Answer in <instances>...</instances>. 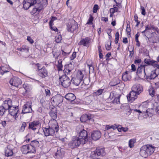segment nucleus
Here are the masks:
<instances>
[{
  "mask_svg": "<svg viewBox=\"0 0 159 159\" xmlns=\"http://www.w3.org/2000/svg\"><path fill=\"white\" fill-rule=\"evenodd\" d=\"M154 148V146L151 144L143 145L140 149V155L143 157L147 158L153 153L155 150Z\"/></svg>",
  "mask_w": 159,
  "mask_h": 159,
  "instance_id": "1",
  "label": "nucleus"
},
{
  "mask_svg": "<svg viewBox=\"0 0 159 159\" xmlns=\"http://www.w3.org/2000/svg\"><path fill=\"white\" fill-rule=\"evenodd\" d=\"M34 7L30 12V13L33 15H36L39 13L44 8V7L48 4L47 0H37L36 3Z\"/></svg>",
  "mask_w": 159,
  "mask_h": 159,
  "instance_id": "2",
  "label": "nucleus"
},
{
  "mask_svg": "<svg viewBox=\"0 0 159 159\" xmlns=\"http://www.w3.org/2000/svg\"><path fill=\"white\" fill-rule=\"evenodd\" d=\"M76 130L79 133L78 138L82 141V144H85L88 140L87 131L84 130V127L81 125L76 127Z\"/></svg>",
  "mask_w": 159,
  "mask_h": 159,
  "instance_id": "3",
  "label": "nucleus"
},
{
  "mask_svg": "<svg viewBox=\"0 0 159 159\" xmlns=\"http://www.w3.org/2000/svg\"><path fill=\"white\" fill-rule=\"evenodd\" d=\"M35 65L37 67L36 71L39 77L43 79L48 76V71L45 67H42L41 64L39 63L36 64Z\"/></svg>",
  "mask_w": 159,
  "mask_h": 159,
  "instance_id": "4",
  "label": "nucleus"
},
{
  "mask_svg": "<svg viewBox=\"0 0 159 159\" xmlns=\"http://www.w3.org/2000/svg\"><path fill=\"white\" fill-rule=\"evenodd\" d=\"M67 30L69 32L73 33L78 28V24L73 19H69L66 24Z\"/></svg>",
  "mask_w": 159,
  "mask_h": 159,
  "instance_id": "5",
  "label": "nucleus"
},
{
  "mask_svg": "<svg viewBox=\"0 0 159 159\" xmlns=\"http://www.w3.org/2000/svg\"><path fill=\"white\" fill-rule=\"evenodd\" d=\"M64 99L63 97L60 94H57L51 98V103L54 106L60 107L61 106Z\"/></svg>",
  "mask_w": 159,
  "mask_h": 159,
  "instance_id": "6",
  "label": "nucleus"
},
{
  "mask_svg": "<svg viewBox=\"0 0 159 159\" xmlns=\"http://www.w3.org/2000/svg\"><path fill=\"white\" fill-rule=\"evenodd\" d=\"M81 144H82V141L78 137L73 136L72 140L68 143V146L70 148L74 149L79 147Z\"/></svg>",
  "mask_w": 159,
  "mask_h": 159,
  "instance_id": "7",
  "label": "nucleus"
},
{
  "mask_svg": "<svg viewBox=\"0 0 159 159\" xmlns=\"http://www.w3.org/2000/svg\"><path fill=\"white\" fill-rule=\"evenodd\" d=\"M61 85L65 88H67L70 84L71 80L67 76L62 75L59 78Z\"/></svg>",
  "mask_w": 159,
  "mask_h": 159,
  "instance_id": "8",
  "label": "nucleus"
},
{
  "mask_svg": "<svg viewBox=\"0 0 159 159\" xmlns=\"http://www.w3.org/2000/svg\"><path fill=\"white\" fill-rule=\"evenodd\" d=\"M146 66L145 64H141L138 67L137 74L139 78H143L145 77L146 75L145 70Z\"/></svg>",
  "mask_w": 159,
  "mask_h": 159,
  "instance_id": "9",
  "label": "nucleus"
},
{
  "mask_svg": "<svg viewBox=\"0 0 159 159\" xmlns=\"http://www.w3.org/2000/svg\"><path fill=\"white\" fill-rule=\"evenodd\" d=\"M8 110L9 114L15 119L18 117V114L19 112L18 106H12Z\"/></svg>",
  "mask_w": 159,
  "mask_h": 159,
  "instance_id": "10",
  "label": "nucleus"
},
{
  "mask_svg": "<svg viewBox=\"0 0 159 159\" xmlns=\"http://www.w3.org/2000/svg\"><path fill=\"white\" fill-rule=\"evenodd\" d=\"M42 129L45 136H53L57 132L53 129L50 128L49 126L43 127Z\"/></svg>",
  "mask_w": 159,
  "mask_h": 159,
  "instance_id": "11",
  "label": "nucleus"
},
{
  "mask_svg": "<svg viewBox=\"0 0 159 159\" xmlns=\"http://www.w3.org/2000/svg\"><path fill=\"white\" fill-rule=\"evenodd\" d=\"M32 102L30 101H28L23 106L22 113L23 114L31 112L32 109Z\"/></svg>",
  "mask_w": 159,
  "mask_h": 159,
  "instance_id": "12",
  "label": "nucleus"
},
{
  "mask_svg": "<svg viewBox=\"0 0 159 159\" xmlns=\"http://www.w3.org/2000/svg\"><path fill=\"white\" fill-rule=\"evenodd\" d=\"M9 82L11 85L17 87H18L22 84L21 79L16 77H13L10 80Z\"/></svg>",
  "mask_w": 159,
  "mask_h": 159,
  "instance_id": "13",
  "label": "nucleus"
},
{
  "mask_svg": "<svg viewBox=\"0 0 159 159\" xmlns=\"http://www.w3.org/2000/svg\"><path fill=\"white\" fill-rule=\"evenodd\" d=\"M37 0H24L23 2V8L25 10H28L30 7L33 6L36 3Z\"/></svg>",
  "mask_w": 159,
  "mask_h": 159,
  "instance_id": "14",
  "label": "nucleus"
},
{
  "mask_svg": "<svg viewBox=\"0 0 159 159\" xmlns=\"http://www.w3.org/2000/svg\"><path fill=\"white\" fill-rule=\"evenodd\" d=\"M148 103L145 102H142L139 106V109H135V111L140 113L145 114L148 109Z\"/></svg>",
  "mask_w": 159,
  "mask_h": 159,
  "instance_id": "15",
  "label": "nucleus"
},
{
  "mask_svg": "<svg viewBox=\"0 0 159 159\" xmlns=\"http://www.w3.org/2000/svg\"><path fill=\"white\" fill-rule=\"evenodd\" d=\"M91 38L89 37H86L85 38H81L78 43V45H83L85 47H89L91 42Z\"/></svg>",
  "mask_w": 159,
  "mask_h": 159,
  "instance_id": "16",
  "label": "nucleus"
},
{
  "mask_svg": "<svg viewBox=\"0 0 159 159\" xmlns=\"http://www.w3.org/2000/svg\"><path fill=\"white\" fill-rule=\"evenodd\" d=\"M48 126L57 132L59 130V126L56 120H50L48 123Z\"/></svg>",
  "mask_w": 159,
  "mask_h": 159,
  "instance_id": "17",
  "label": "nucleus"
},
{
  "mask_svg": "<svg viewBox=\"0 0 159 159\" xmlns=\"http://www.w3.org/2000/svg\"><path fill=\"white\" fill-rule=\"evenodd\" d=\"M137 94L135 92L131 91L127 96L128 100L129 102H133L137 98Z\"/></svg>",
  "mask_w": 159,
  "mask_h": 159,
  "instance_id": "18",
  "label": "nucleus"
},
{
  "mask_svg": "<svg viewBox=\"0 0 159 159\" xmlns=\"http://www.w3.org/2000/svg\"><path fill=\"white\" fill-rule=\"evenodd\" d=\"M132 91L139 95L143 91V87L140 84H135L133 86Z\"/></svg>",
  "mask_w": 159,
  "mask_h": 159,
  "instance_id": "19",
  "label": "nucleus"
},
{
  "mask_svg": "<svg viewBox=\"0 0 159 159\" xmlns=\"http://www.w3.org/2000/svg\"><path fill=\"white\" fill-rule=\"evenodd\" d=\"M12 101L9 98L3 101L2 106L7 110H8L12 106Z\"/></svg>",
  "mask_w": 159,
  "mask_h": 159,
  "instance_id": "20",
  "label": "nucleus"
},
{
  "mask_svg": "<svg viewBox=\"0 0 159 159\" xmlns=\"http://www.w3.org/2000/svg\"><path fill=\"white\" fill-rule=\"evenodd\" d=\"M49 114L52 118L50 120H56L57 117V109L54 107L52 108L49 113Z\"/></svg>",
  "mask_w": 159,
  "mask_h": 159,
  "instance_id": "21",
  "label": "nucleus"
},
{
  "mask_svg": "<svg viewBox=\"0 0 159 159\" xmlns=\"http://www.w3.org/2000/svg\"><path fill=\"white\" fill-rule=\"evenodd\" d=\"M146 30L148 32V35H149V34L152 32L151 31H150L151 30H154L156 32L159 33V29L158 27L154 26V25L150 24V25H148L145 26Z\"/></svg>",
  "mask_w": 159,
  "mask_h": 159,
  "instance_id": "22",
  "label": "nucleus"
},
{
  "mask_svg": "<svg viewBox=\"0 0 159 159\" xmlns=\"http://www.w3.org/2000/svg\"><path fill=\"white\" fill-rule=\"evenodd\" d=\"M130 71H126L125 72L123 73L122 76V80L124 81L130 80L131 78L130 75Z\"/></svg>",
  "mask_w": 159,
  "mask_h": 159,
  "instance_id": "23",
  "label": "nucleus"
},
{
  "mask_svg": "<svg viewBox=\"0 0 159 159\" xmlns=\"http://www.w3.org/2000/svg\"><path fill=\"white\" fill-rule=\"evenodd\" d=\"M13 154V149L11 148V145H8L5 148V155L7 157L12 156Z\"/></svg>",
  "mask_w": 159,
  "mask_h": 159,
  "instance_id": "24",
  "label": "nucleus"
},
{
  "mask_svg": "<svg viewBox=\"0 0 159 159\" xmlns=\"http://www.w3.org/2000/svg\"><path fill=\"white\" fill-rule=\"evenodd\" d=\"M39 124L38 121H34L29 123L28 128L34 131L35 130Z\"/></svg>",
  "mask_w": 159,
  "mask_h": 159,
  "instance_id": "25",
  "label": "nucleus"
},
{
  "mask_svg": "<svg viewBox=\"0 0 159 159\" xmlns=\"http://www.w3.org/2000/svg\"><path fill=\"white\" fill-rule=\"evenodd\" d=\"M72 69L69 65H66L64 66V69L63 70V71L64 75L67 76V75H70L71 74V71Z\"/></svg>",
  "mask_w": 159,
  "mask_h": 159,
  "instance_id": "26",
  "label": "nucleus"
},
{
  "mask_svg": "<svg viewBox=\"0 0 159 159\" xmlns=\"http://www.w3.org/2000/svg\"><path fill=\"white\" fill-rule=\"evenodd\" d=\"M91 136L93 139L96 141L101 137V134L100 132L99 131H94L92 133Z\"/></svg>",
  "mask_w": 159,
  "mask_h": 159,
  "instance_id": "27",
  "label": "nucleus"
},
{
  "mask_svg": "<svg viewBox=\"0 0 159 159\" xmlns=\"http://www.w3.org/2000/svg\"><path fill=\"white\" fill-rule=\"evenodd\" d=\"M92 118L91 114H85L82 115L80 118V120L81 122H84L88 120H89Z\"/></svg>",
  "mask_w": 159,
  "mask_h": 159,
  "instance_id": "28",
  "label": "nucleus"
},
{
  "mask_svg": "<svg viewBox=\"0 0 159 159\" xmlns=\"http://www.w3.org/2000/svg\"><path fill=\"white\" fill-rule=\"evenodd\" d=\"M65 98L69 101H73L76 99L75 95L72 93H68L65 96Z\"/></svg>",
  "mask_w": 159,
  "mask_h": 159,
  "instance_id": "29",
  "label": "nucleus"
},
{
  "mask_svg": "<svg viewBox=\"0 0 159 159\" xmlns=\"http://www.w3.org/2000/svg\"><path fill=\"white\" fill-rule=\"evenodd\" d=\"M120 80L118 78H115L113 79L110 82L109 84L111 86H115L119 84Z\"/></svg>",
  "mask_w": 159,
  "mask_h": 159,
  "instance_id": "30",
  "label": "nucleus"
},
{
  "mask_svg": "<svg viewBox=\"0 0 159 159\" xmlns=\"http://www.w3.org/2000/svg\"><path fill=\"white\" fill-rule=\"evenodd\" d=\"M10 71V69L7 66H3L0 67V73L2 75H3L4 73L9 72Z\"/></svg>",
  "mask_w": 159,
  "mask_h": 159,
  "instance_id": "31",
  "label": "nucleus"
},
{
  "mask_svg": "<svg viewBox=\"0 0 159 159\" xmlns=\"http://www.w3.org/2000/svg\"><path fill=\"white\" fill-rule=\"evenodd\" d=\"M96 151H97V152L98 153V154L99 157H102L105 155L106 152L105 151L104 148H96Z\"/></svg>",
  "mask_w": 159,
  "mask_h": 159,
  "instance_id": "32",
  "label": "nucleus"
},
{
  "mask_svg": "<svg viewBox=\"0 0 159 159\" xmlns=\"http://www.w3.org/2000/svg\"><path fill=\"white\" fill-rule=\"evenodd\" d=\"M28 148L27 144L22 146L20 148V149L22 153L24 154H28L29 151H28Z\"/></svg>",
  "mask_w": 159,
  "mask_h": 159,
  "instance_id": "33",
  "label": "nucleus"
},
{
  "mask_svg": "<svg viewBox=\"0 0 159 159\" xmlns=\"http://www.w3.org/2000/svg\"><path fill=\"white\" fill-rule=\"evenodd\" d=\"M113 7V8H111L110 9L116 12L118 11L119 9L122 8V5L116 4H114Z\"/></svg>",
  "mask_w": 159,
  "mask_h": 159,
  "instance_id": "34",
  "label": "nucleus"
},
{
  "mask_svg": "<svg viewBox=\"0 0 159 159\" xmlns=\"http://www.w3.org/2000/svg\"><path fill=\"white\" fill-rule=\"evenodd\" d=\"M154 113V111L152 108H148L144 114L147 115L148 116L151 117Z\"/></svg>",
  "mask_w": 159,
  "mask_h": 159,
  "instance_id": "35",
  "label": "nucleus"
},
{
  "mask_svg": "<svg viewBox=\"0 0 159 159\" xmlns=\"http://www.w3.org/2000/svg\"><path fill=\"white\" fill-rule=\"evenodd\" d=\"M90 157L93 159H98L99 158V157L97 152V151L96 149L95 151L91 152L90 154Z\"/></svg>",
  "mask_w": 159,
  "mask_h": 159,
  "instance_id": "36",
  "label": "nucleus"
},
{
  "mask_svg": "<svg viewBox=\"0 0 159 159\" xmlns=\"http://www.w3.org/2000/svg\"><path fill=\"white\" fill-rule=\"evenodd\" d=\"M23 87L25 89V92L27 93L30 92L32 89L31 85L25 83L23 84Z\"/></svg>",
  "mask_w": 159,
  "mask_h": 159,
  "instance_id": "37",
  "label": "nucleus"
},
{
  "mask_svg": "<svg viewBox=\"0 0 159 159\" xmlns=\"http://www.w3.org/2000/svg\"><path fill=\"white\" fill-rule=\"evenodd\" d=\"M57 67L58 72L63 70L62 69L63 68L62 61L61 60H59L58 61V64L57 65Z\"/></svg>",
  "mask_w": 159,
  "mask_h": 159,
  "instance_id": "38",
  "label": "nucleus"
},
{
  "mask_svg": "<svg viewBox=\"0 0 159 159\" xmlns=\"http://www.w3.org/2000/svg\"><path fill=\"white\" fill-rule=\"evenodd\" d=\"M27 147L28 151H29L28 153H35L36 152V149L30 144H27Z\"/></svg>",
  "mask_w": 159,
  "mask_h": 159,
  "instance_id": "39",
  "label": "nucleus"
},
{
  "mask_svg": "<svg viewBox=\"0 0 159 159\" xmlns=\"http://www.w3.org/2000/svg\"><path fill=\"white\" fill-rule=\"evenodd\" d=\"M52 53L53 56V57L55 59H57L58 57L61 55V50H55L52 51Z\"/></svg>",
  "mask_w": 159,
  "mask_h": 159,
  "instance_id": "40",
  "label": "nucleus"
},
{
  "mask_svg": "<svg viewBox=\"0 0 159 159\" xmlns=\"http://www.w3.org/2000/svg\"><path fill=\"white\" fill-rule=\"evenodd\" d=\"M148 91L149 93L150 96L152 97H153L154 96L155 92L154 88L152 86H150L149 87Z\"/></svg>",
  "mask_w": 159,
  "mask_h": 159,
  "instance_id": "41",
  "label": "nucleus"
},
{
  "mask_svg": "<svg viewBox=\"0 0 159 159\" xmlns=\"http://www.w3.org/2000/svg\"><path fill=\"white\" fill-rule=\"evenodd\" d=\"M30 144L34 147V148L36 149V148L37 147H39V143L37 140H34L31 141L30 143Z\"/></svg>",
  "mask_w": 159,
  "mask_h": 159,
  "instance_id": "42",
  "label": "nucleus"
},
{
  "mask_svg": "<svg viewBox=\"0 0 159 159\" xmlns=\"http://www.w3.org/2000/svg\"><path fill=\"white\" fill-rule=\"evenodd\" d=\"M82 80L75 77L73 79V83L76 86L79 85Z\"/></svg>",
  "mask_w": 159,
  "mask_h": 159,
  "instance_id": "43",
  "label": "nucleus"
},
{
  "mask_svg": "<svg viewBox=\"0 0 159 159\" xmlns=\"http://www.w3.org/2000/svg\"><path fill=\"white\" fill-rule=\"evenodd\" d=\"M17 49L21 52L26 51L28 52L29 50V47L25 45H23L21 48H17Z\"/></svg>",
  "mask_w": 159,
  "mask_h": 159,
  "instance_id": "44",
  "label": "nucleus"
},
{
  "mask_svg": "<svg viewBox=\"0 0 159 159\" xmlns=\"http://www.w3.org/2000/svg\"><path fill=\"white\" fill-rule=\"evenodd\" d=\"M84 76V75L82 71L80 70H78L75 77L83 80Z\"/></svg>",
  "mask_w": 159,
  "mask_h": 159,
  "instance_id": "45",
  "label": "nucleus"
},
{
  "mask_svg": "<svg viewBox=\"0 0 159 159\" xmlns=\"http://www.w3.org/2000/svg\"><path fill=\"white\" fill-rule=\"evenodd\" d=\"M136 139H130L129 141V146L130 148H132L134 146V144L136 142Z\"/></svg>",
  "mask_w": 159,
  "mask_h": 159,
  "instance_id": "46",
  "label": "nucleus"
},
{
  "mask_svg": "<svg viewBox=\"0 0 159 159\" xmlns=\"http://www.w3.org/2000/svg\"><path fill=\"white\" fill-rule=\"evenodd\" d=\"M116 92L115 91H113L110 93V96L109 97V98L110 99H112L113 98H114V100H119V99L116 97H115L116 96Z\"/></svg>",
  "mask_w": 159,
  "mask_h": 159,
  "instance_id": "47",
  "label": "nucleus"
},
{
  "mask_svg": "<svg viewBox=\"0 0 159 159\" xmlns=\"http://www.w3.org/2000/svg\"><path fill=\"white\" fill-rule=\"evenodd\" d=\"M86 64L87 66L89 67V70H90V67H92L93 69V62L92 60L91 59H88L86 61Z\"/></svg>",
  "mask_w": 159,
  "mask_h": 159,
  "instance_id": "48",
  "label": "nucleus"
},
{
  "mask_svg": "<svg viewBox=\"0 0 159 159\" xmlns=\"http://www.w3.org/2000/svg\"><path fill=\"white\" fill-rule=\"evenodd\" d=\"M156 70H154L151 71L149 79L150 80L154 79L157 76V75L156 73Z\"/></svg>",
  "mask_w": 159,
  "mask_h": 159,
  "instance_id": "49",
  "label": "nucleus"
},
{
  "mask_svg": "<svg viewBox=\"0 0 159 159\" xmlns=\"http://www.w3.org/2000/svg\"><path fill=\"white\" fill-rule=\"evenodd\" d=\"M93 17L92 15H89V18L87 21L86 25H92L93 24Z\"/></svg>",
  "mask_w": 159,
  "mask_h": 159,
  "instance_id": "50",
  "label": "nucleus"
},
{
  "mask_svg": "<svg viewBox=\"0 0 159 159\" xmlns=\"http://www.w3.org/2000/svg\"><path fill=\"white\" fill-rule=\"evenodd\" d=\"M55 40L56 43H60L62 40V36L61 34H58L55 37Z\"/></svg>",
  "mask_w": 159,
  "mask_h": 159,
  "instance_id": "51",
  "label": "nucleus"
},
{
  "mask_svg": "<svg viewBox=\"0 0 159 159\" xmlns=\"http://www.w3.org/2000/svg\"><path fill=\"white\" fill-rule=\"evenodd\" d=\"M27 126V124L26 122H24L22 123L21 126L19 129V131L20 132H23L25 129V127Z\"/></svg>",
  "mask_w": 159,
  "mask_h": 159,
  "instance_id": "52",
  "label": "nucleus"
},
{
  "mask_svg": "<svg viewBox=\"0 0 159 159\" xmlns=\"http://www.w3.org/2000/svg\"><path fill=\"white\" fill-rule=\"evenodd\" d=\"M134 20L137 24L135 25L136 27H138L140 23V21L138 20V16L137 14H135L134 16Z\"/></svg>",
  "mask_w": 159,
  "mask_h": 159,
  "instance_id": "53",
  "label": "nucleus"
},
{
  "mask_svg": "<svg viewBox=\"0 0 159 159\" xmlns=\"http://www.w3.org/2000/svg\"><path fill=\"white\" fill-rule=\"evenodd\" d=\"M61 56L63 57H66L69 55L70 52H65L62 49L61 50Z\"/></svg>",
  "mask_w": 159,
  "mask_h": 159,
  "instance_id": "54",
  "label": "nucleus"
},
{
  "mask_svg": "<svg viewBox=\"0 0 159 159\" xmlns=\"http://www.w3.org/2000/svg\"><path fill=\"white\" fill-rule=\"evenodd\" d=\"M6 110L2 106H0V116H2L5 113Z\"/></svg>",
  "mask_w": 159,
  "mask_h": 159,
  "instance_id": "55",
  "label": "nucleus"
},
{
  "mask_svg": "<svg viewBox=\"0 0 159 159\" xmlns=\"http://www.w3.org/2000/svg\"><path fill=\"white\" fill-rule=\"evenodd\" d=\"M103 89H99L94 93V94L96 96H99L101 95L103 93Z\"/></svg>",
  "mask_w": 159,
  "mask_h": 159,
  "instance_id": "56",
  "label": "nucleus"
},
{
  "mask_svg": "<svg viewBox=\"0 0 159 159\" xmlns=\"http://www.w3.org/2000/svg\"><path fill=\"white\" fill-rule=\"evenodd\" d=\"M158 64V62L157 61L152 60V62L150 64V65H152L154 67H157V68Z\"/></svg>",
  "mask_w": 159,
  "mask_h": 159,
  "instance_id": "57",
  "label": "nucleus"
},
{
  "mask_svg": "<svg viewBox=\"0 0 159 159\" xmlns=\"http://www.w3.org/2000/svg\"><path fill=\"white\" fill-rule=\"evenodd\" d=\"M119 38V34L118 31H117L115 34V43H118Z\"/></svg>",
  "mask_w": 159,
  "mask_h": 159,
  "instance_id": "58",
  "label": "nucleus"
},
{
  "mask_svg": "<svg viewBox=\"0 0 159 159\" xmlns=\"http://www.w3.org/2000/svg\"><path fill=\"white\" fill-rule=\"evenodd\" d=\"M152 60H151L150 59H145L144 60V62L148 64V65H150V64L152 62Z\"/></svg>",
  "mask_w": 159,
  "mask_h": 159,
  "instance_id": "59",
  "label": "nucleus"
},
{
  "mask_svg": "<svg viewBox=\"0 0 159 159\" xmlns=\"http://www.w3.org/2000/svg\"><path fill=\"white\" fill-rule=\"evenodd\" d=\"M98 9V6L97 4L94 5L93 7V12L94 13H96Z\"/></svg>",
  "mask_w": 159,
  "mask_h": 159,
  "instance_id": "60",
  "label": "nucleus"
},
{
  "mask_svg": "<svg viewBox=\"0 0 159 159\" xmlns=\"http://www.w3.org/2000/svg\"><path fill=\"white\" fill-rule=\"evenodd\" d=\"M45 93L46 96H49L51 95L50 91L48 89H45Z\"/></svg>",
  "mask_w": 159,
  "mask_h": 159,
  "instance_id": "61",
  "label": "nucleus"
},
{
  "mask_svg": "<svg viewBox=\"0 0 159 159\" xmlns=\"http://www.w3.org/2000/svg\"><path fill=\"white\" fill-rule=\"evenodd\" d=\"M111 53L110 52H108L107 54L105 56L106 57V61H108L111 59L109 58V57L111 56Z\"/></svg>",
  "mask_w": 159,
  "mask_h": 159,
  "instance_id": "62",
  "label": "nucleus"
},
{
  "mask_svg": "<svg viewBox=\"0 0 159 159\" xmlns=\"http://www.w3.org/2000/svg\"><path fill=\"white\" fill-rule=\"evenodd\" d=\"M76 52H73L72 54L70 57V60H73L76 57Z\"/></svg>",
  "mask_w": 159,
  "mask_h": 159,
  "instance_id": "63",
  "label": "nucleus"
},
{
  "mask_svg": "<svg viewBox=\"0 0 159 159\" xmlns=\"http://www.w3.org/2000/svg\"><path fill=\"white\" fill-rule=\"evenodd\" d=\"M111 40H110V44H107V45L106 46V49L107 50V51H109L110 50L111 47Z\"/></svg>",
  "mask_w": 159,
  "mask_h": 159,
  "instance_id": "64",
  "label": "nucleus"
}]
</instances>
